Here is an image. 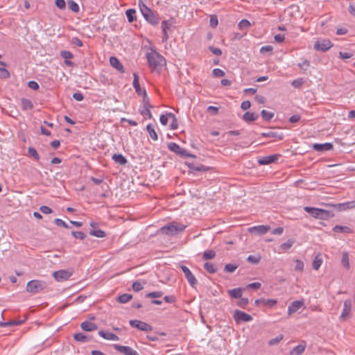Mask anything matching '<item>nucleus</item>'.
Returning a JSON list of instances; mask_svg holds the SVG:
<instances>
[{
  "label": "nucleus",
  "instance_id": "nucleus-1",
  "mask_svg": "<svg viewBox=\"0 0 355 355\" xmlns=\"http://www.w3.org/2000/svg\"><path fill=\"white\" fill-rule=\"evenodd\" d=\"M138 5L140 12L146 21L153 26L157 25L159 23L157 15L148 8L142 0H139Z\"/></svg>",
  "mask_w": 355,
  "mask_h": 355
},
{
  "label": "nucleus",
  "instance_id": "nucleus-2",
  "mask_svg": "<svg viewBox=\"0 0 355 355\" xmlns=\"http://www.w3.org/2000/svg\"><path fill=\"white\" fill-rule=\"evenodd\" d=\"M149 67L157 69L166 64L165 58L156 51L152 50L146 54Z\"/></svg>",
  "mask_w": 355,
  "mask_h": 355
},
{
  "label": "nucleus",
  "instance_id": "nucleus-3",
  "mask_svg": "<svg viewBox=\"0 0 355 355\" xmlns=\"http://www.w3.org/2000/svg\"><path fill=\"white\" fill-rule=\"evenodd\" d=\"M186 225L172 222L160 228V232L168 236L175 235L184 230Z\"/></svg>",
  "mask_w": 355,
  "mask_h": 355
},
{
  "label": "nucleus",
  "instance_id": "nucleus-4",
  "mask_svg": "<svg viewBox=\"0 0 355 355\" xmlns=\"http://www.w3.org/2000/svg\"><path fill=\"white\" fill-rule=\"evenodd\" d=\"M304 209L306 212L309 213L311 216L315 218L327 219L333 216L331 211L322 209L312 207H304Z\"/></svg>",
  "mask_w": 355,
  "mask_h": 355
},
{
  "label": "nucleus",
  "instance_id": "nucleus-5",
  "mask_svg": "<svg viewBox=\"0 0 355 355\" xmlns=\"http://www.w3.org/2000/svg\"><path fill=\"white\" fill-rule=\"evenodd\" d=\"M46 287V284L44 281L33 279L29 281L26 285V291L33 294L40 293Z\"/></svg>",
  "mask_w": 355,
  "mask_h": 355
},
{
  "label": "nucleus",
  "instance_id": "nucleus-6",
  "mask_svg": "<svg viewBox=\"0 0 355 355\" xmlns=\"http://www.w3.org/2000/svg\"><path fill=\"white\" fill-rule=\"evenodd\" d=\"M168 148L178 155H180L184 157H193L186 149L181 148L178 144L174 142H170L168 144Z\"/></svg>",
  "mask_w": 355,
  "mask_h": 355
},
{
  "label": "nucleus",
  "instance_id": "nucleus-7",
  "mask_svg": "<svg viewBox=\"0 0 355 355\" xmlns=\"http://www.w3.org/2000/svg\"><path fill=\"white\" fill-rule=\"evenodd\" d=\"M180 268L182 269V272H184V276H185L186 279H187L190 286L193 288H195L196 284H198V281H197L196 277L194 276V275L190 270V269L184 265L180 266Z\"/></svg>",
  "mask_w": 355,
  "mask_h": 355
},
{
  "label": "nucleus",
  "instance_id": "nucleus-8",
  "mask_svg": "<svg viewBox=\"0 0 355 355\" xmlns=\"http://www.w3.org/2000/svg\"><path fill=\"white\" fill-rule=\"evenodd\" d=\"M129 323L132 327L137 328L139 330H141V331H143L145 332L150 331L153 329V327L151 325H150L149 324H148L145 322L141 321V320H130Z\"/></svg>",
  "mask_w": 355,
  "mask_h": 355
},
{
  "label": "nucleus",
  "instance_id": "nucleus-9",
  "mask_svg": "<svg viewBox=\"0 0 355 355\" xmlns=\"http://www.w3.org/2000/svg\"><path fill=\"white\" fill-rule=\"evenodd\" d=\"M233 317L236 323L252 320V317L250 315L238 309L234 311Z\"/></svg>",
  "mask_w": 355,
  "mask_h": 355
},
{
  "label": "nucleus",
  "instance_id": "nucleus-10",
  "mask_svg": "<svg viewBox=\"0 0 355 355\" xmlns=\"http://www.w3.org/2000/svg\"><path fill=\"white\" fill-rule=\"evenodd\" d=\"M281 157L279 154H274L264 156L258 159L257 162L259 165H268L277 162Z\"/></svg>",
  "mask_w": 355,
  "mask_h": 355
},
{
  "label": "nucleus",
  "instance_id": "nucleus-11",
  "mask_svg": "<svg viewBox=\"0 0 355 355\" xmlns=\"http://www.w3.org/2000/svg\"><path fill=\"white\" fill-rule=\"evenodd\" d=\"M333 46V44L330 40H323L322 41H317L314 44V49L317 51L325 52Z\"/></svg>",
  "mask_w": 355,
  "mask_h": 355
},
{
  "label": "nucleus",
  "instance_id": "nucleus-12",
  "mask_svg": "<svg viewBox=\"0 0 355 355\" xmlns=\"http://www.w3.org/2000/svg\"><path fill=\"white\" fill-rule=\"evenodd\" d=\"M352 309V300L350 299L346 300L343 303V308L342 313L340 315L341 320H345L350 315Z\"/></svg>",
  "mask_w": 355,
  "mask_h": 355
},
{
  "label": "nucleus",
  "instance_id": "nucleus-13",
  "mask_svg": "<svg viewBox=\"0 0 355 355\" xmlns=\"http://www.w3.org/2000/svg\"><path fill=\"white\" fill-rule=\"evenodd\" d=\"M114 349L125 355H139V354L129 346L114 345Z\"/></svg>",
  "mask_w": 355,
  "mask_h": 355
},
{
  "label": "nucleus",
  "instance_id": "nucleus-14",
  "mask_svg": "<svg viewBox=\"0 0 355 355\" xmlns=\"http://www.w3.org/2000/svg\"><path fill=\"white\" fill-rule=\"evenodd\" d=\"M304 308V302L302 300H295L291 303L288 307V314L289 315L297 312L300 309Z\"/></svg>",
  "mask_w": 355,
  "mask_h": 355
},
{
  "label": "nucleus",
  "instance_id": "nucleus-15",
  "mask_svg": "<svg viewBox=\"0 0 355 355\" xmlns=\"http://www.w3.org/2000/svg\"><path fill=\"white\" fill-rule=\"evenodd\" d=\"M53 275L57 281L62 282L68 279L71 277V272L68 270H60L54 272Z\"/></svg>",
  "mask_w": 355,
  "mask_h": 355
},
{
  "label": "nucleus",
  "instance_id": "nucleus-16",
  "mask_svg": "<svg viewBox=\"0 0 355 355\" xmlns=\"http://www.w3.org/2000/svg\"><path fill=\"white\" fill-rule=\"evenodd\" d=\"M334 207L340 211H345L352 208H355V200H352L346 202L338 203L334 205Z\"/></svg>",
  "mask_w": 355,
  "mask_h": 355
},
{
  "label": "nucleus",
  "instance_id": "nucleus-17",
  "mask_svg": "<svg viewBox=\"0 0 355 355\" xmlns=\"http://www.w3.org/2000/svg\"><path fill=\"white\" fill-rule=\"evenodd\" d=\"M110 63L112 67L116 69L120 73H125V69L123 64L121 63L120 60L116 57H110Z\"/></svg>",
  "mask_w": 355,
  "mask_h": 355
},
{
  "label": "nucleus",
  "instance_id": "nucleus-18",
  "mask_svg": "<svg viewBox=\"0 0 355 355\" xmlns=\"http://www.w3.org/2000/svg\"><path fill=\"white\" fill-rule=\"evenodd\" d=\"M333 147L331 143L314 144L313 145V148L319 152L329 151L333 149Z\"/></svg>",
  "mask_w": 355,
  "mask_h": 355
},
{
  "label": "nucleus",
  "instance_id": "nucleus-19",
  "mask_svg": "<svg viewBox=\"0 0 355 355\" xmlns=\"http://www.w3.org/2000/svg\"><path fill=\"white\" fill-rule=\"evenodd\" d=\"M133 77H134L133 82H132L133 87L135 89L137 94L139 96H141L143 94H145L146 92V91L145 89H141L140 87L139 83V76L136 73H133Z\"/></svg>",
  "mask_w": 355,
  "mask_h": 355
},
{
  "label": "nucleus",
  "instance_id": "nucleus-20",
  "mask_svg": "<svg viewBox=\"0 0 355 355\" xmlns=\"http://www.w3.org/2000/svg\"><path fill=\"white\" fill-rule=\"evenodd\" d=\"M98 335L102 337L103 338L107 340H115L117 341L119 340V338L117 335L108 332V331H104L103 330H100L98 331Z\"/></svg>",
  "mask_w": 355,
  "mask_h": 355
},
{
  "label": "nucleus",
  "instance_id": "nucleus-21",
  "mask_svg": "<svg viewBox=\"0 0 355 355\" xmlns=\"http://www.w3.org/2000/svg\"><path fill=\"white\" fill-rule=\"evenodd\" d=\"M270 229V226L261 225L252 227L249 229V231L250 232H256L259 234L262 235V234H266Z\"/></svg>",
  "mask_w": 355,
  "mask_h": 355
},
{
  "label": "nucleus",
  "instance_id": "nucleus-22",
  "mask_svg": "<svg viewBox=\"0 0 355 355\" xmlns=\"http://www.w3.org/2000/svg\"><path fill=\"white\" fill-rule=\"evenodd\" d=\"M277 300L273 299H264V298H260L255 300L254 304L256 305H259L260 304H263L264 305L272 307L277 304Z\"/></svg>",
  "mask_w": 355,
  "mask_h": 355
},
{
  "label": "nucleus",
  "instance_id": "nucleus-23",
  "mask_svg": "<svg viewBox=\"0 0 355 355\" xmlns=\"http://www.w3.org/2000/svg\"><path fill=\"white\" fill-rule=\"evenodd\" d=\"M80 327L83 330L86 331H92L97 329L98 328L97 325L95 323L89 321H85L82 322Z\"/></svg>",
  "mask_w": 355,
  "mask_h": 355
},
{
  "label": "nucleus",
  "instance_id": "nucleus-24",
  "mask_svg": "<svg viewBox=\"0 0 355 355\" xmlns=\"http://www.w3.org/2000/svg\"><path fill=\"white\" fill-rule=\"evenodd\" d=\"M262 137H271V138H277L279 140L282 139L283 135L278 134L277 132L274 130H269L268 132H262L261 134Z\"/></svg>",
  "mask_w": 355,
  "mask_h": 355
},
{
  "label": "nucleus",
  "instance_id": "nucleus-25",
  "mask_svg": "<svg viewBox=\"0 0 355 355\" xmlns=\"http://www.w3.org/2000/svg\"><path fill=\"white\" fill-rule=\"evenodd\" d=\"M243 288H236L228 291V293L232 298L238 299L241 298L243 294Z\"/></svg>",
  "mask_w": 355,
  "mask_h": 355
},
{
  "label": "nucleus",
  "instance_id": "nucleus-26",
  "mask_svg": "<svg viewBox=\"0 0 355 355\" xmlns=\"http://www.w3.org/2000/svg\"><path fill=\"white\" fill-rule=\"evenodd\" d=\"M332 230L337 233H346L350 234L352 232V230L347 226L336 225L333 227Z\"/></svg>",
  "mask_w": 355,
  "mask_h": 355
},
{
  "label": "nucleus",
  "instance_id": "nucleus-27",
  "mask_svg": "<svg viewBox=\"0 0 355 355\" xmlns=\"http://www.w3.org/2000/svg\"><path fill=\"white\" fill-rule=\"evenodd\" d=\"M259 117L258 114L254 112H247L244 114L243 119L246 122H252L257 120Z\"/></svg>",
  "mask_w": 355,
  "mask_h": 355
},
{
  "label": "nucleus",
  "instance_id": "nucleus-28",
  "mask_svg": "<svg viewBox=\"0 0 355 355\" xmlns=\"http://www.w3.org/2000/svg\"><path fill=\"white\" fill-rule=\"evenodd\" d=\"M112 159L121 165H125L128 162L127 159L122 154H114Z\"/></svg>",
  "mask_w": 355,
  "mask_h": 355
},
{
  "label": "nucleus",
  "instance_id": "nucleus-29",
  "mask_svg": "<svg viewBox=\"0 0 355 355\" xmlns=\"http://www.w3.org/2000/svg\"><path fill=\"white\" fill-rule=\"evenodd\" d=\"M61 56L65 59V63L68 66H72L73 62L67 60L73 58V53L69 51H62L60 52Z\"/></svg>",
  "mask_w": 355,
  "mask_h": 355
},
{
  "label": "nucleus",
  "instance_id": "nucleus-30",
  "mask_svg": "<svg viewBox=\"0 0 355 355\" xmlns=\"http://www.w3.org/2000/svg\"><path fill=\"white\" fill-rule=\"evenodd\" d=\"M21 105L23 110H29L33 107L32 101L25 98L21 99Z\"/></svg>",
  "mask_w": 355,
  "mask_h": 355
},
{
  "label": "nucleus",
  "instance_id": "nucleus-31",
  "mask_svg": "<svg viewBox=\"0 0 355 355\" xmlns=\"http://www.w3.org/2000/svg\"><path fill=\"white\" fill-rule=\"evenodd\" d=\"M295 240L293 239H290L286 242L283 243L280 245L279 250L282 252H285L287 250L290 249L293 246Z\"/></svg>",
  "mask_w": 355,
  "mask_h": 355
},
{
  "label": "nucleus",
  "instance_id": "nucleus-32",
  "mask_svg": "<svg viewBox=\"0 0 355 355\" xmlns=\"http://www.w3.org/2000/svg\"><path fill=\"white\" fill-rule=\"evenodd\" d=\"M305 349V345H298L291 351L290 355H301L304 352Z\"/></svg>",
  "mask_w": 355,
  "mask_h": 355
},
{
  "label": "nucleus",
  "instance_id": "nucleus-33",
  "mask_svg": "<svg viewBox=\"0 0 355 355\" xmlns=\"http://www.w3.org/2000/svg\"><path fill=\"white\" fill-rule=\"evenodd\" d=\"M341 264L347 269H349V254L347 252H343L342 253V259H341Z\"/></svg>",
  "mask_w": 355,
  "mask_h": 355
},
{
  "label": "nucleus",
  "instance_id": "nucleus-34",
  "mask_svg": "<svg viewBox=\"0 0 355 355\" xmlns=\"http://www.w3.org/2000/svg\"><path fill=\"white\" fill-rule=\"evenodd\" d=\"M147 131L150 137V138L153 141H157L158 139L157 134L154 128V127L151 124H148L146 126Z\"/></svg>",
  "mask_w": 355,
  "mask_h": 355
},
{
  "label": "nucleus",
  "instance_id": "nucleus-35",
  "mask_svg": "<svg viewBox=\"0 0 355 355\" xmlns=\"http://www.w3.org/2000/svg\"><path fill=\"white\" fill-rule=\"evenodd\" d=\"M73 338L76 341L81 342V343H87V342L89 341V337L83 333L75 334L73 335Z\"/></svg>",
  "mask_w": 355,
  "mask_h": 355
},
{
  "label": "nucleus",
  "instance_id": "nucleus-36",
  "mask_svg": "<svg viewBox=\"0 0 355 355\" xmlns=\"http://www.w3.org/2000/svg\"><path fill=\"white\" fill-rule=\"evenodd\" d=\"M126 17L129 22H133L136 20V10L132 8H130L125 12Z\"/></svg>",
  "mask_w": 355,
  "mask_h": 355
},
{
  "label": "nucleus",
  "instance_id": "nucleus-37",
  "mask_svg": "<svg viewBox=\"0 0 355 355\" xmlns=\"http://www.w3.org/2000/svg\"><path fill=\"white\" fill-rule=\"evenodd\" d=\"M69 8L73 11V12H78L80 10V8L78 4L73 0H69L67 1Z\"/></svg>",
  "mask_w": 355,
  "mask_h": 355
},
{
  "label": "nucleus",
  "instance_id": "nucleus-38",
  "mask_svg": "<svg viewBox=\"0 0 355 355\" xmlns=\"http://www.w3.org/2000/svg\"><path fill=\"white\" fill-rule=\"evenodd\" d=\"M132 298V295L128 293H124L119 295L117 298V301L119 303L124 304L130 301Z\"/></svg>",
  "mask_w": 355,
  "mask_h": 355
},
{
  "label": "nucleus",
  "instance_id": "nucleus-39",
  "mask_svg": "<svg viewBox=\"0 0 355 355\" xmlns=\"http://www.w3.org/2000/svg\"><path fill=\"white\" fill-rule=\"evenodd\" d=\"M173 21L171 19L168 20H164L162 22L161 28H162V32H167L172 26Z\"/></svg>",
  "mask_w": 355,
  "mask_h": 355
},
{
  "label": "nucleus",
  "instance_id": "nucleus-40",
  "mask_svg": "<svg viewBox=\"0 0 355 355\" xmlns=\"http://www.w3.org/2000/svg\"><path fill=\"white\" fill-rule=\"evenodd\" d=\"M204 268L210 274H214L216 272V268L214 263L206 262L204 264Z\"/></svg>",
  "mask_w": 355,
  "mask_h": 355
},
{
  "label": "nucleus",
  "instance_id": "nucleus-41",
  "mask_svg": "<svg viewBox=\"0 0 355 355\" xmlns=\"http://www.w3.org/2000/svg\"><path fill=\"white\" fill-rule=\"evenodd\" d=\"M89 234L98 238H103L106 236L105 232L101 230H92Z\"/></svg>",
  "mask_w": 355,
  "mask_h": 355
},
{
  "label": "nucleus",
  "instance_id": "nucleus-42",
  "mask_svg": "<svg viewBox=\"0 0 355 355\" xmlns=\"http://www.w3.org/2000/svg\"><path fill=\"white\" fill-rule=\"evenodd\" d=\"M322 263V259L320 257V255H316L313 261V268L315 270H318Z\"/></svg>",
  "mask_w": 355,
  "mask_h": 355
},
{
  "label": "nucleus",
  "instance_id": "nucleus-43",
  "mask_svg": "<svg viewBox=\"0 0 355 355\" xmlns=\"http://www.w3.org/2000/svg\"><path fill=\"white\" fill-rule=\"evenodd\" d=\"M28 154L30 157H33L36 161L40 159V155H38L37 150L33 147H29L28 148Z\"/></svg>",
  "mask_w": 355,
  "mask_h": 355
},
{
  "label": "nucleus",
  "instance_id": "nucleus-44",
  "mask_svg": "<svg viewBox=\"0 0 355 355\" xmlns=\"http://www.w3.org/2000/svg\"><path fill=\"white\" fill-rule=\"evenodd\" d=\"M216 256V253L214 250H206L203 252L202 259L205 260L211 259Z\"/></svg>",
  "mask_w": 355,
  "mask_h": 355
},
{
  "label": "nucleus",
  "instance_id": "nucleus-45",
  "mask_svg": "<svg viewBox=\"0 0 355 355\" xmlns=\"http://www.w3.org/2000/svg\"><path fill=\"white\" fill-rule=\"evenodd\" d=\"M261 114L262 118L266 121H270L274 116L273 112H268L266 110H263L261 112Z\"/></svg>",
  "mask_w": 355,
  "mask_h": 355
},
{
  "label": "nucleus",
  "instance_id": "nucleus-46",
  "mask_svg": "<svg viewBox=\"0 0 355 355\" xmlns=\"http://www.w3.org/2000/svg\"><path fill=\"white\" fill-rule=\"evenodd\" d=\"M250 25L251 24L248 20L242 19L239 21L238 26L241 30H247L250 26Z\"/></svg>",
  "mask_w": 355,
  "mask_h": 355
},
{
  "label": "nucleus",
  "instance_id": "nucleus-47",
  "mask_svg": "<svg viewBox=\"0 0 355 355\" xmlns=\"http://www.w3.org/2000/svg\"><path fill=\"white\" fill-rule=\"evenodd\" d=\"M310 61L304 60L302 62L298 63L297 66L302 71H303L304 73H305L310 67Z\"/></svg>",
  "mask_w": 355,
  "mask_h": 355
},
{
  "label": "nucleus",
  "instance_id": "nucleus-48",
  "mask_svg": "<svg viewBox=\"0 0 355 355\" xmlns=\"http://www.w3.org/2000/svg\"><path fill=\"white\" fill-rule=\"evenodd\" d=\"M168 115L170 117H171L173 119V121L170 125L171 129V130L177 129L178 127V119H176L175 114L170 112V113H168Z\"/></svg>",
  "mask_w": 355,
  "mask_h": 355
},
{
  "label": "nucleus",
  "instance_id": "nucleus-49",
  "mask_svg": "<svg viewBox=\"0 0 355 355\" xmlns=\"http://www.w3.org/2000/svg\"><path fill=\"white\" fill-rule=\"evenodd\" d=\"M282 340H283V336L282 334L278 335L275 338L270 339L268 341V345L270 346L275 345L278 344L279 343H280Z\"/></svg>",
  "mask_w": 355,
  "mask_h": 355
},
{
  "label": "nucleus",
  "instance_id": "nucleus-50",
  "mask_svg": "<svg viewBox=\"0 0 355 355\" xmlns=\"http://www.w3.org/2000/svg\"><path fill=\"white\" fill-rule=\"evenodd\" d=\"M238 268L237 265L232 263H227L225 266L224 271L227 272H234Z\"/></svg>",
  "mask_w": 355,
  "mask_h": 355
},
{
  "label": "nucleus",
  "instance_id": "nucleus-51",
  "mask_svg": "<svg viewBox=\"0 0 355 355\" xmlns=\"http://www.w3.org/2000/svg\"><path fill=\"white\" fill-rule=\"evenodd\" d=\"M132 287L135 291L139 292L144 288V285L139 281H136L133 282Z\"/></svg>",
  "mask_w": 355,
  "mask_h": 355
},
{
  "label": "nucleus",
  "instance_id": "nucleus-52",
  "mask_svg": "<svg viewBox=\"0 0 355 355\" xmlns=\"http://www.w3.org/2000/svg\"><path fill=\"white\" fill-rule=\"evenodd\" d=\"M71 234L73 235V236H74L76 239H80V240H83L85 239L86 237V235L84 232H76V231H73L71 232Z\"/></svg>",
  "mask_w": 355,
  "mask_h": 355
},
{
  "label": "nucleus",
  "instance_id": "nucleus-53",
  "mask_svg": "<svg viewBox=\"0 0 355 355\" xmlns=\"http://www.w3.org/2000/svg\"><path fill=\"white\" fill-rule=\"evenodd\" d=\"M304 83V80L302 78H297L292 81L291 85L295 88L300 87Z\"/></svg>",
  "mask_w": 355,
  "mask_h": 355
},
{
  "label": "nucleus",
  "instance_id": "nucleus-54",
  "mask_svg": "<svg viewBox=\"0 0 355 355\" xmlns=\"http://www.w3.org/2000/svg\"><path fill=\"white\" fill-rule=\"evenodd\" d=\"M249 301L248 298L245 297H241L239 302H237V304L241 308L245 309V306L248 305Z\"/></svg>",
  "mask_w": 355,
  "mask_h": 355
},
{
  "label": "nucleus",
  "instance_id": "nucleus-55",
  "mask_svg": "<svg viewBox=\"0 0 355 355\" xmlns=\"http://www.w3.org/2000/svg\"><path fill=\"white\" fill-rule=\"evenodd\" d=\"M189 168L195 171H205L207 168L204 165L194 166L193 164L189 165Z\"/></svg>",
  "mask_w": 355,
  "mask_h": 355
},
{
  "label": "nucleus",
  "instance_id": "nucleus-56",
  "mask_svg": "<svg viewBox=\"0 0 355 355\" xmlns=\"http://www.w3.org/2000/svg\"><path fill=\"white\" fill-rule=\"evenodd\" d=\"M54 223L58 226H61L64 228H69L70 227L62 219L60 218H55L54 220Z\"/></svg>",
  "mask_w": 355,
  "mask_h": 355
},
{
  "label": "nucleus",
  "instance_id": "nucleus-57",
  "mask_svg": "<svg viewBox=\"0 0 355 355\" xmlns=\"http://www.w3.org/2000/svg\"><path fill=\"white\" fill-rule=\"evenodd\" d=\"M295 263H296V265H295V270L296 271H300V272L303 271V270H304V263H303V261H301V260L297 259L295 261Z\"/></svg>",
  "mask_w": 355,
  "mask_h": 355
},
{
  "label": "nucleus",
  "instance_id": "nucleus-58",
  "mask_svg": "<svg viewBox=\"0 0 355 355\" xmlns=\"http://www.w3.org/2000/svg\"><path fill=\"white\" fill-rule=\"evenodd\" d=\"M212 73H213V76H215V77H223L225 76V72L220 69H214L213 71H212Z\"/></svg>",
  "mask_w": 355,
  "mask_h": 355
},
{
  "label": "nucleus",
  "instance_id": "nucleus-59",
  "mask_svg": "<svg viewBox=\"0 0 355 355\" xmlns=\"http://www.w3.org/2000/svg\"><path fill=\"white\" fill-rule=\"evenodd\" d=\"M141 96H143V103L144 107H151V105L150 104V99L147 96L146 92L145 94H143Z\"/></svg>",
  "mask_w": 355,
  "mask_h": 355
},
{
  "label": "nucleus",
  "instance_id": "nucleus-60",
  "mask_svg": "<svg viewBox=\"0 0 355 355\" xmlns=\"http://www.w3.org/2000/svg\"><path fill=\"white\" fill-rule=\"evenodd\" d=\"M209 23H210V26L212 28H215L216 26H217V25L218 24V20L217 17L216 15H211Z\"/></svg>",
  "mask_w": 355,
  "mask_h": 355
},
{
  "label": "nucleus",
  "instance_id": "nucleus-61",
  "mask_svg": "<svg viewBox=\"0 0 355 355\" xmlns=\"http://www.w3.org/2000/svg\"><path fill=\"white\" fill-rule=\"evenodd\" d=\"M162 296V293L161 291H153L148 293L146 295L147 297H152V298H156V297H160Z\"/></svg>",
  "mask_w": 355,
  "mask_h": 355
},
{
  "label": "nucleus",
  "instance_id": "nucleus-62",
  "mask_svg": "<svg viewBox=\"0 0 355 355\" xmlns=\"http://www.w3.org/2000/svg\"><path fill=\"white\" fill-rule=\"evenodd\" d=\"M40 211L44 214H49L53 212V209L45 205L41 206L40 207Z\"/></svg>",
  "mask_w": 355,
  "mask_h": 355
},
{
  "label": "nucleus",
  "instance_id": "nucleus-63",
  "mask_svg": "<svg viewBox=\"0 0 355 355\" xmlns=\"http://www.w3.org/2000/svg\"><path fill=\"white\" fill-rule=\"evenodd\" d=\"M55 3L56 6L61 10L64 9L66 7V2L64 0H55Z\"/></svg>",
  "mask_w": 355,
  "mask_h": 355
},
{
  "label": "nucleus",
  "instance_id": "nucleus-64",
  "mask_svg": "<svg viewBox=\"0 0 355 355\" xmlns=\"http://www.w3.org/2000/svg\"><path fill=\"white\" fill-rule=\"evenodd\" d=\"M169 115H168V113H167L166 114H162L160 116V118H159V121H160V123L164 125H166L168 123V118H169Z\"/></svg>",
  "mask_w": 355,
  "mask_h": 355
}]
</instances>
